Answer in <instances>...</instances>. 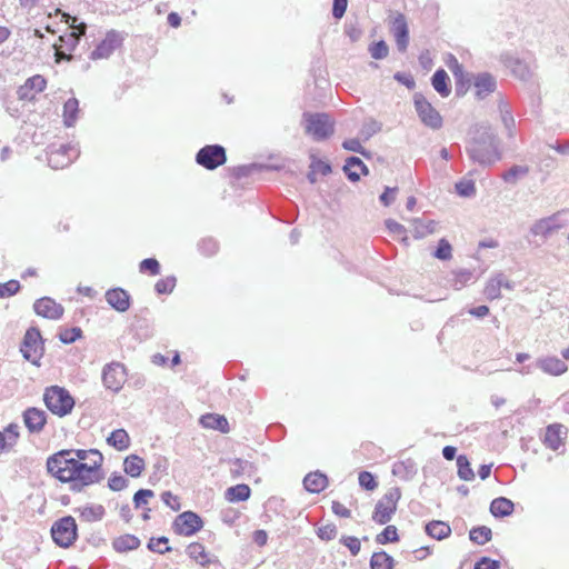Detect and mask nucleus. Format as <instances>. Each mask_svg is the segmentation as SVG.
I'll return each instance as SVG.
<instances>
[{
    "mask_svg": "<svg viewBox=\"0 0 569 569\" xmlns=\"http://www.w3.org/2000/svg\"><path fill=\"white\" fill-rule=\"evenodd\" d=\"M118 550H132L139 546V539L134 536H126L114 542Z\"/></svg>",
    "mask_w": 569,
    "mask_h": 569,
    "instance_id": "obj_47",
    "label": "nucleus"
},
{
    "mask_svg": "<svg viewBox=\"0 0 569 569\" xmlns=\"http://www.w3.org/2000/svg\"><path fill=\"white\" fill-rule=\"evenodd\" d=\"M369 52L373 59H383L388 56L389 48L385 41H379L370 46Z\"/></svg>",
    "mask_w": 569,
    "mask_h": 569,
    "instance_id": "obj_49",
    "label": "nucleus"
},
{
    "mask_svg": "<svg viewBox=\"0 0 569 569\" xmlns=\"http://www.w3.org/2000/svg\"><path fill=\"white\" fill-rule=\"evenodd\" d=\"M250 488L247 485H237L226 491V499L230 502L244 501L250 497Z\"/></svg>",
    "mask_w": 569,
    "mask_h": 569,
    "instance_id": "obj_35",
    "label": "nucleus"
},
{
    "mask_svg": "<svg viewBox=\"0 0 569 569\" xmlns=\"http://www.w3.org/2000/svg\"><path fill=\"white\" fill-rule=\"evenodd\" d=\"M513 502L505 497H499L492 500L490 511L495 517H506L512 513Z\"/></svg>",
    "mask_w": 569,
    "mask_h": 569,
    "instance_id": "obj_28",
    "label": "nucleus"
},
{
    "mask_svg": "<svg viewBox=\"0 0 569 569\" xmlns=\"http://www.w3.org/2000/svg\"><path fill=\"white\" fill-rule=\"evenodd\" d=\"M51 536L58 546L63 548L71 546L77 538L74 518L67 516L56 521L51 528Z\"/></svg>",
    "mask_w": 569,
    "mask_h": 569,
    "instance_id": "obj_6",
    "label": "nucleus"
},
{
    "mask_svg": "<svg viewBox=\"0 0 569 569\" xmlns=\"http://www.w3.org/2000/svg\"><path fill=\"white\" fill-rule=\"evenodd\" d=\"M559 229L556 216L537 220L531 227V233L535 236L548 237Z\"/></svg>",
    "mask_w": 569,
    "mask_h": 569,
    "instance_id": "obj_22",
    "label": "nucleus"
},
{
    "mask_svg": "<svg viewBox=\"0 0 569 569\" xmlns=\"http://www.w3.org/2000/svg\"><path fill=\"white\" fill-rule=\"evenodd\" d=\"M386 227L391 234L407 241V229L402 224L392 219H388L386 220Z\"/></svg>",
    "mask_w": 569,
    "mask_h": 569,
    "instance_id": "obj_45",
    "label": "nucleus"
},
{
    "mask_svg": "<svg viewBox=\"0 0 569 569\" xmlns=\"http://www.w3.org/2000/svg\"><path fill=\"white\" fill-rule=\"evenodd\" d=\"M122 43V37L119 32L111 30L106 38L90 53V59L99 60L109 58L113 51Z\"/></svg>",
    "mask_w": 569,
    "mask_h": 569,
    "instance_id": "obj_12",
    "label": "nucleus"
},
{
    "mask_svg": "<svg viewBox=\"0 0 569 569\" xmlns=\"http://www.w3.org/2000/svg\"><path fill=\"white\" fill-rule=\"evenodd\" d=\"M79 156L77 146L61 144L58 148L51 147L48 153L49 166L53 169H62L72 163Z\"/></svg>",
    "mask_w": 569,
    "mask_h": 569,
    "instance_id": "obj_10",
    "label": "nucleus"
},
{
    "mask_svg": "<svg viewBox=\"0 0 569 569\" xmlns=\"http://www.w3.org/2000/svg\"><path fill=\"white\" fill-rule=\"evenodd\" d=\"M107 442L117 450H126L130 446V437L124 429H117L108 437Z\"/></svg>",
    "mask_w": 569,
    "mask_h": 569,
    "instance_id": "obj_31",
    "label": "nucleus"
},
{
    "mask_svg": "<svg viewBox=\"0 0 569 569\" xmlns=\"http://www.w3.org/2000/svg\"><path fill=\"white\" fill-rule=\"evenodd\" d=\"M42 350L41 346V336L39 330L31 328L26 332L23 345L21 347V352L23 357L36 363L37 359L40 357Z\"/></svg>",
    "mask_w": 569,
    "mask_h": 569,
    "instance_id": "obj_13",
    "label": "nucleus"
},
{
    "mask_svg": "<svg viewBox=\"0 0 569 569\" xmlns=\"http://www.w3.org/2000/svg\"><path fill=\"white\" fill-rule=\"evenodd\" d=\"M393 559L385 551L375 552L370 559L371 569H392Z\"/></svg>",
    "mask_w": 569,
    "mask_h": 569,
    "instance_id": "obj_37",
    "label": "nucleus"
},
{
    "mask_svg": "<svg viewBox=\"0 0 569 569\" xmlns=\"http://www.w3.org/2000/svg\"><path fill=\"white\" fill-rule=\"evenodd\" d=\"M476 96L483 99L496 89V80L489 73H480L475 78Z\"/></svg>",
    "mask_w": 569,
    "mask_h": 569,
    "instance_id": "obj_21",
    "label": "nucleus"
},
{
    "mask_svg": "<svg viewBox=\"0 0 569 569\" xmlns=\"http://www.w3.org/2000/svg\"><path fill=\"white\" fill-rule=\"evenodd\" d=\"M154 493L150 489H140L133 496L134 507L138 509L148 502V498L153 497Z\"/></svg>",
    "mask_w": 569,
    "mask_h": 569,
    "instance_id": "obj_56",
    "label": "nucleus"
},
{
    "mask_svg": "<svg viewBox=\"0 0 569 569\" xmlns=\"http://www.w3.org/2000/svg\"><path fill=\"white\" fill-rule=\"evenodd\" d=\"M196 161L208 170H214L227 161L226 150L220 144L206 146L198 151Z\"/></svg>",
    "mask_w": 569,
    "mask_h": 569,
    "instance_id": "obj_8",
    "label": "nucleus"
},
{
    "mask_svg": "<svg viewBox=\"0 0 569 569\" xmlns=\"http://www.w3.org/2000/svg\"><path fill=\"white\" fill-rule=\"evenodd\" d=\"M43 401L47 408L59 417H64L71 412L74 407V400L62 387L51 386L44 390Z\"/></svg>",
    "mask_w": 569,
    "mask_h": 569,
    "instance_id": "obj_3",
    "label": "nucleus"
},
{
    "mask_svg": "<svg viewBox=\"0 0 569 569\" xmlns=\"http://www.w3.org/2000/svg\"><path fill=\"white\" fill-rule=\"evenodd\" d=\"M359 485L367 490H373L378 486L373 476L368 471L359 473Z\"/></svg>",
    "mask_w": 569,
    "mask_h": 569,
    "instance_id": "obj_58",
    "label": "nucleus"
},
{
    "mask_svg": "<svg viewBox=\"0 0 569 569\" xmlns=\"http://www.w3.org/2000/svg\"><path fill=\"white\" fill-rule=\"evenodd\" d=\"M203 526L201 518L192 511L180 513L174 520V530L181 536H192Z\"/></svg>",
    "mask_w": 569,
    "mask_h": 569,
    "instance_id": "obj_11",
    "label": "nucleus"
},
{
    "mask_svg": "<svg viewBox=\"0 0 569 569\" xmlns=\"http://www.w3.org/2000/svg\"><path fill=\"white\" fill-rule=\"evenodd\" d=\"M302 124L307 134L313 140L321 141L333 134V121L327 113L305 112Z\"/></svg>",
    "mask_w": 569,
    "mask_h": 569,
    "instance_id": "obj_4",
    "label": "nucleus"
},
{
    "mask_svg": "<svg viewBox=\"0 0 569 569\" xmlns=\"http://www.w3.org/2000/svg\"><path fill=\"white\" fill-rule=\"evenodd\" d=\"M343 170L351 181H358L360 179V173H368L366 164L357 157L348 158Z\"/></svg>",
    "mask_w": 569,
    "mask_h": 569,
    "instance_id": "obj_25",
    "label": "nucleus"
},
{
    "mask_svg": "<svg viewBox=\"0 0 569 569\" xmlns=\"http://www.w3.org/2000/svg\"><path fill=\"white\" fill-rule=\"evenodd\" d=\"M458 476L465 481H471L475 478L473 470L471 469L470 462L466 456H459L457 458Z\"/></svg>",
    "mask_w": 569,
    "mask_h": 569,
    "instance_id": "obj_39",
    "label": "nucleus"
},
{
    "mask_svg": "<svg viewBox=\"0 0 569 569\" xmlns=\"http://www.w3.org/2000/svg\"><path fill=\"white\" fill-rule=\"evenodd\" d=\"M491 529L486 526L476 527L469 533L470 540L478 545H485L491 539Z\"/></svg>",
    "mask_w": 569,
    "mask_h": 569,
    "instance_id": "obj_41",
    "label": "nucleus"
},
{
    "mask_svg": "<svg viewBox=\"0 0 569 569\" xmlns=\"http://www.w3.org/2000/svg\"><path fill=\"white\" fill-rule=\"evenodd\" d=\"M529 168L527 166H512L502 174V179L508 183H516L519 178L527 176Z\"/></svg>",
    "mask_w": 569,
    "mask_h": 569,
    "instance_id": "obj_42",
    "label": "nucleus"
},
{
    "mask_svg": "<svg viewBox=\"0 0 569 569\" xmlns=\"http://www.w3.org/2000/svg\"><path fill=\"white\" fill-rule=\"evenodd\" d=\"M499 561L483 557L476 563L475 569H499Z\"/></svg>",
    "mask_w": 569,
    "mask_h": 569,
    "instance_id": "obj_64",
    "label": "nucleus"
},
{
    "mask_svg": "<svg viewBox=\"0 0 569 569\" xmlns=\"http://www.w3.org/2000/svg\"><path fill=\"white\" fill-rule=\"evenodd\" d=\"M537 367L541 369L545 373L551 376H560L568 370L565 361L557 357H543L539 358L536 362Z\"/></svg>",
    "mask_w": 569,
    "mask_h": 569,
    "instance_id": "obj_19",
    "label": "nucleus"
},
{
    "mask_svg": "<svg viewBox=\"0 0 569 569\" xmlns=\"http://www.w3.org/2000/svg\"><path fill=\"white\" fill-rule=\"evenodd\" d=\"M337 529L333 525H327L325 527L319 528L318 536L322 540H331L336 537Z\"/></svg>",
    "mask_w": 569,
    "mask_h": 569,
    "instance_id": "obj_63",
    "label": "nucleus"
},
{
    "mask_svg": "<svg viewBox=\"0 0 569 569\" xmlns=\"http://www.w3.org/2000/svg\"><path fill=\"white\" fill-rule=\"evenodd\" d=\"M378 543L385 545L387 542H395L398 540L397 528L395 526H387L382 532L376 538Z\"/></svg>",
    "mask_w": 569,
    "mask_h": 569,
    "instance_id": "obj_44",
    "label": "nucleus"
},
{
    "mask_svg": "<svg viewBox=\"0 0 569 569\" xmlns=\"http://www.w3.org/2000/svg\"><path fill=\"white\" fill-rule=\"evenodd\" d=\"M411 224L412 233L418 239L432 234L438 229V222L435 220L413 219Z\"/></svg>",
    "mask_w": 569,
    "mask_h": 569,
    "instance_id": "obj_23",
    "label": "nucleus"
},
{
    "mask_svg": "<svg viewBox=\"0 0 569 569\" xmlns=\"http://www.w3.org/2000/svg\"><path fill=\"white\" fill-rule=\"evenodd\" d=\"M62 14V17L66 19V22H69V20H72V23L70 24V28L77 29L78 31H72L68 36H61L59 38L60 41L67 42L72 48L76 47L81 38L86 33L87 26L86 23H80L79 26H76L77 18L70 17L67 13H62L60 9L56 10V14Z\"/></svg>",
    "mask_w": 569,
    "mask_h": 569,
    "instance_id": "obj_20",
    "label": "nucleus"
},
{
    "mask_svg": "<svg viewBox=\"0 0 569 569\" xmlns=\"http://www.w3.org/2000/svg\"><path fill=\"white\" fill-rule=\"evenodd\" d=\"M503 64L511 70L512 74L521 80H528L533 72L535 66L513 54L506 53L501 57Z\"/></svg>",
    "mask_w": 569,
    "mask_h": 569,
    "instance_id": "obj_14",
    "label": "nucleus"
},
{
    "mask_svg": "<svg viewBox=\"0 0 569 569\" xmlns=\"http://www.w3.org/2000/svg\"><path fill=\"white\" fill-rule=\"evenodd\" d=\"M167 545L168 538L166 537H161L158 539L152 538L148 543V548L154 552L164 553L170 551V547H168Z\"/></svg>",
    "mask_w": 569,
    "mask_h": 569,
    "instance_id": "obj_53",
    "label": "nucleus"
},
{
    "mask_svg": "<svg viewBox=\"0 0 569 569\" xmlns=\"http://www.w3.org/2000/svg\"><path fill=\"white\" fill-rule=\"evenodd\" d=\"M24 84L28 86L29 90H33L34 92H42L46 89L47 81L42 76L36 74L29 78Z\"/></svg>",
    "mask_w": 569,
    "mask_h": 569,
    "instance_id": "obj_50",
    "label": "nucleus"
},
{
    "mask_svg": "<svg viewBox=\"0 0 569 569\" xmlns=\"http://www.w3.org/2000/svg\"><path fill=\"white\" fill-rule=\"evenodd\" d=\"M545 443L552 450L559 449V447L562 445L560 425H551L547 428L545 435Z\"/></svg>",
    "mask_w": 569,
    "mask_h": 569,
    "instance_id": "obj_34",
    "label": "nucleus"
},
{
    "mask_svg": "<svg viewBox=\"0 0 569 569\" xmlns=\"http://www.w3.org/2000/svg\"><path fill=\"white\" fill-rule=\"evenodd\" d=\"M102 455L96 450H61L47 460L48 471L62 482H72L73 490L101 479Z\"/></svg>",
    "mask_w": 569,
    "mask_h": 569,
    "instance_id": "obj_1",
    "label": "nucleus"
},
{
    "mask_svg": "<svg viewBox=\"0 0 569 569\" xmlns=\"http://www.w3.org/2000/svg\"><path fill=\"white\" fill-rule=\"evenodd\" d=\"M417 472L416 463L411 459L398 461L392 467V473L401 479L408 480Z\"/></svg>",
    "mask_w": 569,
    "mask_h": 569,
    "instance_id": "obj_27",
    "label": "nucleus"
},
{
    "mask_svg": "<svg viewBox=\"0 0 569 569\" xmlns=\"http://www.w3.org/2000/svg\"><path fill=\"white\" fill-rule=\"evenodd\" d=\"M79 111V102L76 98H70L64 102L63 106V120L67 127L73 126L77 120V113Z\"/></svg>",
    "mask_w": 569,
    "mask_h": 569,
    "instance_id": "obj_36",
    "label": "nucleus"
},
{
    "mask_svg": "<svg viewBox=\"0 0 569 569\" xmlns=\"http://www.w3.org/2000/svg\"><path fill=\"white\" fill-rule=\"evenodd\" d=\"M20 289V283L17 280H10L0 284V298L11 297Z\"/></svg>",
    "mask_w": 569,
    "mask_h": 569,
    "instance_id": "obj_52",
    "label": "nucleus"
},
{
    "mask_svg": "<svg viewBox=\"0 0 569 569\" xmlns=\"http://www.w3.org/2000/svg\"><path fill=\"white\" fill-rule=\"evenodd\" d=\"M426 532L435 539L441 540L451 533V528L443 521L433 520L426 526Z\"/></svg>",
    "mask_w": 569,
    "mask_h": 569,
    "instance_id": "obj_30",
    "label": "nucleus"
},
{
    "mask_svg": "<svg viewBox=\"0 0 569 569\" xmlns=\"http://www.w3.org/2000/svg\"><path fill=\"white\" fill-rule=\"evenodd\" d=\"M139 269L141 272L149 271L151 274L157 276L160 273V264L153 258L144 259L140 262Z\"/></svg>",
    "mask_w": 569,
    "mask_h": 569,
    "instance_id": "obj_54",
    "label": "nucleus"
},
{
    "mask_svg": "<svg viewBox=\"0 0 569 569\" xmlns=\"http://www.w3.org/2000/svg\"><path fill=\"white\" fill-rule=\"evenodd\" d=\"M435 257L439 260H449L452 257V248L451 244L446 240L441 239L439 241L438 248L435 251Z\"/></svg>",
    "mask_w": 569,
    "mask_h": 569,
    "instance_id": "obj_46",
    "label": "nucleus"
},
{
    "mask_svg": "<svg viewBox=\"0 0 569 569\" xmlns=\"http://www.w3.org/2000/svg\"><path fill=\"white\" fill-rule=\"evenodd\" d=\"M342 543L350 550V552L356 556L360 551V540L356 537H343Z\"/></svg>",
    "mask_w": 569,
    "mask_h": 569,
    "instance_id": "obj_62",
    "label": "nucleus"
},
{
    "mask_svg": "<svg viewBox=\"0 0 569 569\" xmlns=\"http://www.w3.org/2000/svg\"><path fill=\"white\" fill-rule=\"evenodd\" d=\"M108 486L113 491H120L128 486V480L122 476L113 475L109 478Z\"/></svg>",
    "mask_w": 569,
    "mask_h": 569,
    "instance_id": "obj_60",
    "label": "nucleus"
},
{
    "mask_svg": "<svg viewBox=\"0 0 569 569\" xmlns=\"http://www.w3.org/2000/svg\"><path fill=\"white\" fill-rule=\"evenodd\" d=\"M161 499L172 510L178 511L180 509L179 499L172 492H170V491L162 492Z\"/></svg>",
    "mask_w": 569,
    "mask_h": 569,
    "instance_id": "obj_61",
    "label": "nucleus"
},
{
    "mask_svg": "<svg viewBox=\"0 0 569 569\" xmlns=\"http://www.w3.org/2000/svg\"><path fill=\"white\" fill-rule=\"evenodd\" d=\"M107 302L119 312H124L130 307V297L121 288L108 290L106 293Z\"/></svg>",
    "mask_w": 569,
    "mask_h": 569,
    "instance_id": "obj_18",
    "label": "nucleus"
},
{
    "mask_svg": "<svg viewBox=\"0 0 569 569\" xmlns=\"http://www.w3.org/2000/svg\"><path fill=\"white\" fill-rule=\"evenodd\" d=\"M200 422L204 428L228 432V420L222 416L208 413L201 417Z\"/></svg>",
    "mask_w": 569,
    "mask_h": 569,
    "instance_id": "obj_33",
    "label": "nucleus"
},
{
    "mask_svg": "<svg viewBox=\"0 0 569 569\" xmlns=\"http://www.w3.org/2000/svg\"><path fill=\"white\" fill-rule=\"evenodd\" d=\"M456 190L462 197H471L476 193L475 182L472 180H462L456 184Z\"/></svg>",
    "mask_w": 569,
    "mask_h": 569,
    "instance_id": "obj_51",
    "label": "nucleus"
},
{
    "mask_svg": "<svg viewBox=\"0 0 569 569\" xmlns=\"http://www.w3.org/2000/svg\"><path fill=\"white\" fill-rule=\"evenodd\" d=\"M501 280L497 279L496 274L492 276L486 283L483 293L488 300H496L501 297Z\"/></svg>",
    "mask_w": 569,
    "mask_h": 569,
    "instance_id": "obj_38",
    "label": "nucleus"
},
{
    "mask_svg": "<svg viewBox=\"0 0 569 569\" xmlns=\"http://www.w3.org/2000/svg\"><path fill=\"white\" fill-rule=\"evenodd\" d=\"M472 278V271L468 269H460L452 272V279L450 280L451 286L456 290H460L465 287Z\"/></svg>",
    "mask_w": 569,
    "mask_h": 569,
    "instance_id": "obj_40",
    "label": "nucleus"
},
{
    "mask_svg": "<svg viewBox=\"0 0 569 569\" xmlns=\"http://www.w3.org/2000/svg\"><path fill=\"white\" fill-rule=\"evenodd\" d=\"M251 469V465L247 460L236 459L231 462L230 471L233 476H240Z\"/></svg>",
    "mask_w": 569,
    "mask_h": 569,
    "instance_id": "obj_55",
    "label": "nucleus"
},
{
    "mask_svg": "<svg viewBox=\"0 0 569 569\" xmlns=\"http://www.w3.org/2000/svg\"><path fill=\"white\" fill-rule=\"evenodd\" d=\"M102 383L112 392H119L127 381L126 367L118 361L106 365L102 369Z\"/></svg>",
    "mask_w": 569,
    "mask_h": 569,
    "instance_id": "obj_7",
    "label": "nucleus"
},
{
    "mask_svg": "<svg viewBox=\"0 0 569 569\" xmlns=\"http://www.w3.org/2000/svg\"><path fill=\"white\" fill-rule=\"evenodd\" d=\"M401 493L398 488H390L377 502L372 515V520L379 525L389 522L397 509L398 500Z\"/></svg>",
    "mask_w": 569,
    "mask_h": 569,
    "instance_id": "obj_5",
    "label": "nucleus"
},
{
    "mask_svg": "<svg viewBox=\"0 0 569 569\" xmlns=\"http://www.w3.org/2000/svg\"><path fill=\"white\" fill-rule=\"evenodd\" d=\"M187 553L189 555L190 558L194 559L197 562L201 565H204L207 562L204 547L200 543H190L187 548Z\"/></svg>",
    "mask_w": 569,
    "mask_h": 569,
    "instance_id": "obj_43",
    "label": "nucleus"
},
{
    "mask_svg": "<svg viewBox=\"0 0 569 569\" xmlns=\"http://www.w3.org/2000/svg\"><path fill=\"white\" fill-rule=\"evenodd\" d=\"M413 101L422 123L431 129H439L442 124V118L431 103L420 93L415 94Z\"/></svg>",
    "mask_w": 569,
    "mask_h": 569,
    "instance_id": "obj_9",
    "label": "nucleus"
},
{
    "mask_svg": "<svg viewBox=\"0 0 569 569\" xmlns=\"http://www.w3.org/2000/svg\"><path fill=\"white\" fill-rule=\"evenodd\" d=\"M23 422L31 433H40L47 422V413L34 407L28 408L23 412Z\"/></svg>",
    "mask_w": 569,
    "mask_h": 569,
    "instance_id": "obj_17",
    "label": "nucleus"
},
{
    "mask_svg": "<svg viewBox=\"0 0 569 569\" xmlns=\"http://www.w3.org/2000/svg\"><path fill=\"white\" fill-rule=\"evenodd\" d=\"M33 309L38 316H41L47 319L58 320L63 315V307L60 303H57L53 299L49 297H43L38 299Z\"/></svg>",
    "mask_w": 569,
    "mask_h": 569,
    "instance_id": "obj_15",
    "label": "nucleus"
},
{
    "mask_svg": "<svg viewBox=\"0 0 569 569\" xmlns=\"http://www.w3.org/2000/svg\"><path fill=\"white\" fill-rule=\"evenodd\" d=\"M501 121L507 129L508 137L513 138L515 137V119L512 114L508 110H501Z\"/></svg>",
    "mask_w": 569,
    "mask_h": 569,
    "instance_id": "obj_59",
    "label": "nucleus"
},
{
    "mask_svg": "<svg viewBox=\"0 0 569 569\" xmlns=\"http://www.w3.org/2000/svg\"><path fill=\"white\" fill-rule=\"evenodd\" d=\"M448 79L449 77L443 69L437 70L432 76V87L441 97H448L451 91L447 83Z\"/></svg>",
    "mask_w": 569,
    "mask_h": 569,
    "instance_id": "obj_32",
    "label": "nucleus"
},
{
    "mask_svg": "<svg viewBox=\"0 0 569 569\" xmlns=\"http://www.w3.org/2000/svg\"><path fill=\"white\" fill-rule=\"evenodd\" d=\"M176 287V278L174 277H167L164 279H160L156 286L154 289L158 293H170L173 288Z\"/></svg>",
    "mask_w": 569,
    "mask_h": 569,
    "instance_id": "obj_48",
    "label": "nucleus"
},
{
    "mask_svg": "<svg viewBox=\"0 0 569 569\" xmlns=\"http://www.w3.org/2000/svg\"><path fill=\"white\" fill-rule=\"evenodd\" d=\"M328 485L327 477L321 472H310L303 479V486L309 492L318 493Z\"/></svg>",
    "mask_w": 569,
    "mask_h": 569,
    "instance_id": "obj_24",
    "label": "nucleus"
},
{
    "mask_svg": "<svg viewBox=\"0 0 569 569\" xmlns=\"http://www.w3.org/2000/svg\"><path fill=\"white\" fill-rule=\"evenodd\" d=\"M469 157L481 166H491L501 159L499 139L492 128L480 124L467 146Z\"/></svg>",
    "mask_w": 569,
    "mask_h": 569,
    "instance_id": "obj_2",
    "label": "nucleus"
},
{
    "mask_svg": "<svg viewBox=\"0 0 569 569\" xmlns=\"http://www.w3.org/2000/svg\"><path fill=\"white\" fill-rule=\"evenodd\" d=\"M81 337L80 328L66 329L60 332L59 338L63 343H72Z\"/></svg>",
    "mask_w": 569,
    "mask_h": 569,
    "instance_id": "obj_57",
    "label": "nucleus"
},
{
    "mask_svg": "<svg viewBox=\"0 0 569 569\" xmlns=\"http://www.w3.org/2000/svg\"><path fill=\"white\" fill-rule=\"evenodd\" d=\"M391 31L393 33L398 50L405 52L409 43V29L403 14L398 13L392 19Z\"/></svg>",
    "mask_w": 569,
    "mask_h": 569,
    "instance_id": "obj_16",
    "label": "nucleus"
},
{
    "mask_svg": "<svg viewBox=\"0 0 569 569\" xmlns=\"http://www.w3.org/2000/svg\"><path fill=\"white\" fill-rule=\"evenodd\" d=\"M123 469L127 475L132 478H137L144 469V461L137 455H130L123 461Z\"/></svg>",
    "mask_w": 569,
    "mask_h": 569,
    "instance_id": "obj_29",
    "label": "nucleus"
},
{
    "mask_svg": "<svg viewBox=\"0 0 569 569\" xmlns=\"http://www.w3.org/2000/svg\"><path fill=\"white\" fill-rule=\"evenodd\" d=\"M79 517L82 521H99L104 516V508L101 505H84L78 508Z\"/></svg>",
    "mask_w": 569,
    "mask_h": 569,
    "instance_id": "obj_26",
    "label": "nucleus"
}]
</instances>
